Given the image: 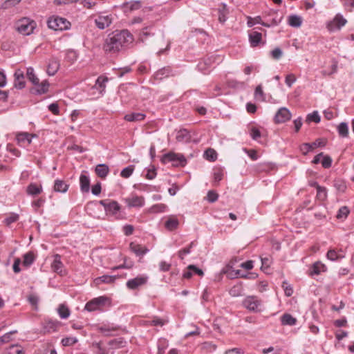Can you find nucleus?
Wrapping results in <instances>:
<instances>
[{"instance_id": "nucleus-1", "label": "nucleus", "mask_w": 354, "mask_h": 354, "mask_svg": "<svg viewBox=\"0 0 354 354\" xmlns=\"http://www.w3.org/2000/svg\"><path fill=\"white\" fill-rule=\"evenodd\" d=\"M132 41L133 36L127 30L115 31L106 39L104 50L108 53H115Z\"/></svg>"}, {"instance_id": "nucleus-42", "label": "nucleus", "mask_w": 354, "mask_h": 354, "mask_svg": "<svg viewBox=\"0 0 354 354\" xmlns=\"http://www.w3.org/2000/svg\"><path fill=\"white\" fill-rule=\"evenodd\" d=\"M223 177V172L222 169H217L214 172V185L217 186L218 183L222 180Z\"/></svg>"}, {"instance_id": "nucleus-7", "label": "nucleus", "mask_w": 354, "mask_h": 354, "mask_svg": "<svg viewBox=\"0 0 354 354\" xmlns=\"http://www.w3.org/2000/svg\"><path fill=\"white\" fill-rule=\"evenodd\" d=\"M245 308L250 311L257 312L261 305V301L255 296H248L243 301Z\"/></svg>"}, {"instance_id": "nucleus-52", "label": "nucleus", "mask_w": 354, "mask_h": 354, "mask_svg": "<svg viewBox=\"0 0 354 354\" xmlns=\"http://www.w3.org/2000/svg\"><path fill=\"white\" fill-rule=\"evenodd\" d=\"M165 323H166V321H165L164 319H162L158 317H154L151 321L147 322V324L151 325V326H162Z\"/></svg>"}, {"instance_id": "nucleus-22", "label": "nucleus", "mask_w": 354, "mask_h": 354, "mask_svg": "<svg viewBox=\"0 0 354 354\" xmlns=\"http://www.w3.org/2000/svg\"><path fill=\"white\" fill-rule=\"evenodd\" d=\"M118 329V326H110L109 324H104L97 328L100 333L106 336L112 335V333L117 331Z\"/></svg>"}, {"instance_id": "nucleus-45", "label": "nucleus", "mask_w": 354, "mask_h": 354, "mask_svg": "<svg viewBox=\"0 0 354 354\" xmlns=\"http://www.w3.org/2000/svg\"><path fill=\"white\" fill-rule=\"evenodd\" d=\"M247 19V25L248 27H252L254 24H261V23H262V19L260 16H257L254 18L251 17H248Z\"/></svg>"}, {"instance_id": "nucleus-36", "label": "nucleus", "mask_w": 354, "mask_h": 354, "mask_svg": "<svg viewBox=\"0 0 354 354\" xmlns=\"http://www.w3.org/2000/svg\"><path fill=\"white\" fill-rule=\"evenodd\" d=\"M337 131L339 136L346 138L348 135V127L347 123L341 122L337 127Z\"/></svg>"}, {"instance_id": "nucleus-56", "label": "nucleus", "mask_w": 354, "mask_h": 354, "mask_svg": "<svg viewBox=\"0 0 354 354\" xmlns=\"http://www.w3.org/2000/svg\"><path fill=\"white\" fill-rule=\"evenodd\" d=\"M348 213H349V210L347 207H346V206L342 207L337 212V218H346L348 216Z\"/></svg>"}, {"instance_id": "nucleus-41", "label": "nucleus", "mask_w": 354, "mask_h": 354, "mask_svg": "<svg viewBox=\"0 0 354 354\" xmlns=\"http://www.w3.org/2000/svg\"><path fill=\"white\" fill-rule=\"evenodd\" d=\"M325 266L320 262H316L313 264L310 270V275L319 274L322 271L324 270Z\"/></svg>"}, {"instance_id": "nucleus-6", "label": "nucleus", "mask_w": 354, "mask_h": 354, "mask_svg": "<svg viewBox=\"0 0 354 354\" xmlns=\"http://www.w3.org/2000/svg\"><path fill=\"white\" fill-rule=\"evenodd\" d=\"M148 277L145 275H139L127 281L126 286L129 290H136L147 283Z\"/></svg>"}, {"instance_id": "nucleus-63", "label": "nucleus", "mask_w": 354, "mask_h": 354, "mask_svg": "<svg viewBox=\"0 0 354 354\" xmlns=\"http://www.w3.org/2000/svg\"><path fill=\"white\" fill-rule=\"evenodd\" d=\"M310 143H304L300 146V151L304 155H306L309 151H312Z\"/></svg>"}, {"instance_id": "nucleus-29", "label": "nucleus", "mask_w": 354, "mask_h": 354, "mask_svg": "<svg viewBox=\"0 0 354 354\" xmlns=\"http://www.w3.org/2000/svg\"><path fill=\"white\" fill-rule=\"evenodd\" d=\"M80 183L81 190L83 192H88L90 189V180L88 177L84 174H81L80 177Z\"/></svg>"}, {"instance_id": "nucleus-64", "label": "nucleus", "mask_w": 354, "mask_h": 354, "mask_svg": "<svg viewBox=\"0 0 354 354\" xmlns=\"http://www.w3.org/2000/svg\"><path fill=\"white\" fill-rule=\"evenodd\" d=\"M97 308H98L97 305H96L95 304V302L93 301V299L91 301H88L85 306V309L87 310L88 311H94V310H97Z\"/></svg>"}, {"instance_id": "nucleus-43", "label": "nucleus", "mask_w": 354, "mask_h": 354, "mask_svg": "<svg viewBox=\"0 0 354 354\" xmlns=\"http://www.w3.org/2000/svg\"><path fill=\"white\" fill-rule=\"evenodd\" d=\"M306 121L308 123L310 122L319 123L320 122V117L318 114V112L314 111L312 113L308 114L306 117Z\"/></svg>"}, {"instance_id": "nucleus-3", "label": "nucleus", "mask_w": 354, "mask_h": 354, "mask_svg": "<svg viewBox=\"0 0 354 354\" xmlns=\"http://www.w3.org/2000/svg\"><path fill=\"white\" fill-rule=\"evenodd\" d=\"M162 163L173 162L175 167H184L187 164V160L183 154L176 153L174 152H169L162 156L161 158Z\"/></svg>"}, {"instance_id": "nucleus-4", "label": "nucleus", "mask_w": 354, "mask_h": 354, "mask_svg": "<svg viewBox=\"0 0 354 354\" xmlns=\"http://www.w3.org/2000/svg\"><path fill=\"white\" fill-rule=\"evenodd\" d=\"M48 26L54 30H64L68 29L71 23L66 19L59 17H53L48 19Z\"/></svg>"}, {"instance_id": "nucleus-2", "label": "nucleus", "mask_w": 354, "mask_h": 354, "mask_svg": "<svg viewBox=\"0 0 354 354\" xmlns=\"http://www.w3.org/2000/svg\"><path fill=\"white\" fill-rule=\"evenodd\" d=\"M36 26V22L29 18H23L19 20L16 24L17 30L24 35H30L32 34Z\"/></svg>"}, {"instance_id": "nucleus-51", "label": "nucleus", "mask_w": 354, "mask_h": 354, "mask_svg": "<svg viewBox=\"0 0 354 354\" xmlns=\"http://www.w3.org/2000/svg\"><path fill=\"white\" fill-rule=\"evenodd\" d=\"M326 257L328 259L331 260V261H335V260H337L339 259H342L344 257L343 256H341V255H339L335 250H330L328 251L327 254H326Z\"/></svg>"}, {"instance_id": "nucleus-38", "label": "nucleus", "mask_w": 354, "mask_h": 354, "mask_svg": "<svg viewBox=\"0 0 354 354\" xmlns=\"http://www.w3.org/2000/svg\"><path fill=\"white\" fill-rule=\"evenodd\" d=\"M58 314L62 319H66L70 315L68 308L64 304H60L57 309Z\"/></svg>"}, {"instance_id": "nucleus-40", "label": "nucleus", "mask_w": 354, "mask_h": 354, "mask_svg": "<svg viewBox=\"0 0 354 354\" xmlns=\"http://www.w3.org/2000/svg\"><path fill=\"white\" fill-rule=\"evenodd\" d=\"M230 295L232 297H239L242 295L243 292V287L241 283L236 284L232 286L230 290Z\"/></svg>"}, {"instance_id": "nucleus-57", "label": "nucleus", "mask_w": 354, "mask_h": 354, "mask_svg": "<svg viewBox=\"0 0 354 354\" xmlns=\"http://www.w3.org/2000/svg\"><path fill=\"white\" fill-rule=\"evenodd\" d=\"M317 197L319 199L324 201L326 198L327 194H326V189L325 187L319 186L317 189Z\"/></svg>"}, {"instance_id": "nucleus-26", "label": "nucleus", "mask_w": 354, "mask_h": 354, "mask_svg": "<svg viewBox=\"0 0 354 354\" xmlns=\"http://www.w3.org/2000/svg\"><path fill=\"white\" fill-rule=\"evenodd\" d=\"M145 118V115L141 113H131L125 115L124 120L129 122L142 121Z\"/></svg>"}, {"instance_id": "nucleus-50", "label": "nucleus", "mask_w": 354, "mask_h": 354, "mask_svg": "<svg viewBox=\"0 0 354 354\" xmlns=\"http://www.w3.org/2000/svg\"><path fill=\"white\" fill-rule=\"evenodd\" d=\"M133 263L132 261L127 262V259H124V263L118 266H114L111 268L112 270H116L119 269L126 268V269H130L133 268Z\"/></svg>"}, {"instance_id": "nucleus-55", "label": "nucleus", "mask_w": 354, "mask_h": 354, "mask_svg": "<svg viewBox=\"0 0 354 354\" xmlns=\"http://www.w3.org/2000/svg\"><path fill=\"white\" fill-rule=\"evenodd\" d=\"M194 245V242H192L187 248H183L178 252V257L181 259H184V255L188 254L191 252V248Z\"/></svg>"}, {"instance_id": "nucleus-62", "label": "nucleus", "mask_w": 354, "mask_h": 354, "mask_svg": "<svg viewBox=\"0 0 354 354\" xmlns=\"http://www.w3.org/2000/svg\"><path fill=\"white\" fill-rule=\"evenodd\" d=\"M335 187L337 188V190L342 192H344L346 188L344 182L342 180H335Z\"/></svg>"}, {"instance_id": "nucleus-48", "label": "nucleus", "mask_w": 354, "mask_h": 354, "mask_svg": "<svg viewBox=\"0 0 354 354\" xmlns=\"http://www.w3.org/2000/svg\"><path fill=\"white\" fill-rule=\"evenodd\" d=\"M57 327V323L53 321H48L45 324L44 329L46 332L50 333L55 331Z\"/></svg>"}, {"instance_id": "nucleus-37", "label": "nucleus", "mask_w": 354, "mask_h": 354, "mask_svg": "<svg viewBox=\"0 0 354 354\" xmlns=\"http://www.w3.org/2000/svg\"><path fill=\"white\" fill-rule=\"evenodd\" d=\"M35 254L32 252H28L24 255L23 265L24 266H30L35 261Z\"/></svg>"}, {"instance_id": "nucleus-54", "label": "nucleus", "mask_w": 354, "mask_h": 354, "mask_svg": "<svg viewBox=\"0 0 354 354\" xmlns=\"http://www.w3.org/2000/svg\"><path fill=\"white\" fill-rule=\"evenodd\" d=\"M218 194L214 190H209L207 194V199L210 203H214L218 200Z\"/></svg>"}, {"instance_id": "nucleus-11", "label": "nucleus", "mask_w": 354, "mask_h": 354, "mask_svg": "<svg viewBox=\"0 0 354 354\" xmlns=\"http://www.w3.org/2000/svg\"><path fill=\"white\" fill-rule=\"evenodd\" d=\"M111 23L112 18L111 15H100L95 19L96 26L101 30L109 26Z\"/></svg>"}, {"instance_id": "nucleus-35", "label": "nucleus", "mask_w": 354, "mask_h": 354, "mask_svg": "<svg viewBox=\"0 0 354 354\" xmlns=\"http://www.w3.org/2000/svg\"><path fill=\"white\" fill-rule=\"evenodd\" d=\"M296 322L297 319L290 314H284L281 317V323L283 325L293 326Z\"/></svg>"}, {"instance_id": "nucleus-34", "label": "nucleus", "mask_w": 354, "mask_h": 354, "mask_svg": "<svg viewBox=\"0 0 354 354\" xmlns=\"http://www.w3.org/2000/svg\"><path fill=\"white\" fill-rule=\"evenodd\" d=\"M167 206L163 203L156 204L151 206L149 209L148 212L156 214V213H161L164 212L167 210Z\"/></svg>"}, {"instance_id": "nucleus-23", "label": "nucleus", "mask_w": 354, "mask_h": 354, "mask_svg": "<svg viewBox=\"0 0 354 354\" xmlns=\"http://www.w3.org/2000/svg\"><path fill=\"white\" fill-rule=\"evenodd\" d=\"M95 171L98 177L104 178L109 172V168L106 164H99L96 166Z\"/></svg>"}, {"instance_id": "nucleus-9", "label": "nucleus", "mask_w": 354, "mask_h": 354, "mask_svg": "<svg viewBox=\"0 0 354 354\" xmlns=\"http://www.w3.org/2000/svg\"><path fill=\"white\" fill-rule=\"evenodd\" d=\"M290 118L291 113L290 111L285 107H282L277 112L274 120L277 123H282L289 120Z\"/></svg>"}, {"instance_id": "nucleus-12", "label": "nucleus", "mask_w": 354, "mask_h": 354, "mask_svg": "<svg viewBox=\"0 0 354 354\" xmlns=\"http://www.w3.org/2000/svg\"><path fill=\"white\" fill-rule=\"evenodd\" d=\"M127 205L131 207H142L145 204V199L142 196H133L126 199Z\"/></svg>"}, {"instance_id": "nucleus-33", "label": "nucleus", "mask_w": 354, "mask_h": 354, "mask_svg": "<svg viewBox=\"0 0 354 354\" xmlns=\"http://www.w3.org/2000/svg\"><path fill=\"white\" fill-rule=\"evenodd\" d=\"M6 354H24V350L21 346L13 344L7 348Z\"/></svg>"}, {"instance_id": "nucleus-28", "label": "nucleus", "mask_w": 354, "mask_h": 354, "mask_svg": "<svg viewBox=\"0 0 354 354\" xmlns=\"http://www.w3.org/2000/svg\"><path fill=\"white\" fill-rule=\"evenodd\" d=\"M171 73V69L170 67H164L156 72L154 74V78L158 80H161L163 78L168 77Z\"/></svg>"}, {"instance_id": "nucleus-47", "label": "nucleus", "mask_w": 354, "mask_h": 354, "mask_svg": "<svg viewBox=\"0 0 354 354\" xmlns=\"http://www.w3.org/2000/svg\"><path fill=\"white\" fill-rule=\"evenodd\" d=\"M77 339L74 337H65L62 339V344L64 346H72L77 342Z\"/></svg>"}, {"instance_id": "nucleus-15", "label": "nucleus", "mask_w": 354, "mask_h": 354, "mask_svg": "<svg viewBox=\"0 0 354 354\" xmlns=\"http://www.w3.org/2000/svg\"><path fill=\"white\" fill-rule=\"evenodd\" d=\"M59 68V62L57 59L51 58L48 64L47 73L48 75H54Z\"/></svg>"}, {"instance_id": "nucleus-21", "label": "nucleus", "mask_w": 354, "mask_h": 354, "mask_svg": "<svg viewBox=\"0 0 354 354\" xmlns=\"http://www.w3.org/2000/svg\"><path fill=\"white\" fill-rule=\"evenodd\" d=\"M108 82V78L104 76H100L96 80L95 84L93 88L98 90L100 93H102L106 88V83Z\"/></svg>"}, {"instance_id": "nucleus-8", "label": "nucleus", "mask_w": 354, "mask_h": 354, "mask_svg": "<svg viewBox=\"0 0 354 354\" xmlns=\"http://www.w3.org/2000/svg\"><path fill=\"white\" fill-rule=\"evenodd\" d=\"M346 23V20L340 15H337L334 19L328 24V28L330 31L339 30Z\"/></svg>"}, {"instance_id": "nucleus-39", "label": "nucleus", "mask_w": 354, "mask_h": 354, "mask_svg": "<svg viewBox=\"0 0 354 354\" xmlns=\"http://www.w3.org/2000/svg\"><path fill=\"white\" fill-rule=\"evenodd\" d=\"M142 3L140 1H133L130 2H127L124 3V7L126 9L129 10L130 11L138 10L141 8Z\"/></svg>"}, {"instance_id": "nucleus-10", "label": "nucleus", "mask_w": 354, "mask_h": 354, "mask_svg": "<svg viewBox=\"0 0 354 354\" xmlns=\"http://www.w3.org/2000/svg\"><path fill=\"white\" fill-rule=\"evenodd\" d=\"M14 86L18 89H22L26 86L24 73L21 69H17L14 74Z\"/></svg>"}, {"instance_id": "nucleus-53", "label": "nucleus", "mask_w": 354, "mask_h": 354, "mask_svg": "<svg viewBox=\"0 0 354 354\" xmlns=\"http://www.w3.org/2000/svg\"><path fill=\"white\" fill-rule=\"evenodd\" d=\"M322 158L323 159L321 161L322 167L326 169L330 168L333 162L332 158L328 155L323 156Z\"/></svg>"}, {"instance_id": "nucleus-49", "label": "nucleus", "mask_w": 354, "mask_h": 354, "mask_svg": "<svg viewBox=\"0 0 354 354\" xmlns=\"http://www.w3.org/2000/svg\"><path fill=\"white\" fill-rule=\"evenodd\" d=\"M205 158L207 160L214 161V160H215L216 159L217 154H216V151L214 149H207L205 151Z\"/></svg>"}, {"instance_id": "nucleus-19", "label": "nucleus", "mask_w": 354, "mask_h": 354, "mask_svg": "<svg viewBox=\"0 0 354 354\" xmlns=\"http://www.w3.org/2000/svg\"><path fill=\"white\" fill-rule=\"evenodd\" d=\"M262 39V34L258 31H252L249 33V41L252 47L259 46Z\"/></svg>"}, {"instance_id": "nucleus-31", "label": "nucleus", "mask_w": 354, "mask_h": 354, "mask_svg": "<svg viewBox=\"0 0 354 354\" xmlns=\"http://www.w3.org/2000/svg\"><path fill=\"white\" fill-rule=\"evenodd\" d=\"M302 23V19L301 17L292 15L288 17V24L292 27L298 28L300 27Z\"/></svg>"}, {"instance_id": "nucleus-27", "label": "nucleus", "mask_w": 354, "mask_h": 354, "mask_svg": "<svg viewBox=\"0 0 354 354\" xmlns=\"http://www.w3.org/2000/svg\"><path fill=\"white\" fill-rule=\"evenodd\" d=\"M190 138L189 132L186 129H181L177 133L176 140L178 142H187L190 140Z\"/></svg>"}, {"instance_id": "nucleus-46", "label": "nucleus", "mask_w": 354, "mask_h": 354, "mask_svg": "<svg viewBox=\"0 0 354 354\" xmlns=\"http://www.w3.org/2000/svg\"><path fill=\"white\" fill-rule=\"evenodd\" d=\"M19 214L16 213H11L4 220V223L6 225H10L11 223H15L19 220Z\"/></svg>"}, {"instance_id": "nucleus-24", "label": "nucleus", "mask_w": 354, "mask_h": 354, "mask_svg": "<svg viewBox=\"0 0 354 354\" xmlns=\"http://www.w3.org/2000/svg\"><path fill=\"white\" fill-rule=\"evenodd\" d=\"M26 192L28 195L36 196L42 192V187L41 185H38L35 183H30L26 189Z\"/></svg>"}, {"instance_id": "nucleus-44", "label": "nucleus", "mask_w": 354, "mask_h": 354, "mask_svg": "<svg viewBox=\"0 0 354 354\" xmlns=\"http://www.w3.org/2000/svg\"><path fill=\"white\" fill-rule=\"evenodd\" d=\"M134 171V166L133 165H130L127 167H125L124 168L121 173H120V176L122 177V178H127L129 177H130L131 176V174H133Z\"/></svg>"}, {"instance_id": "nucleus-14", "label": "nucleus", "mask_w": 354, "mask_h": 354, "mask_svg": "<svg viewBox=\"0 0 354 354\" xmlns=\"http://www.w3.org/2000/svg\"><path fill=\"white\" fill-rule=\"evenodd\" d=\"M229 9L227 8V5L225 3H222L218 8V20L221 24H223L225 23V21L227 19V16L229 14Z\"/></svg>"}, {"instance_id": "nucleus-60", "label": "nucleus", "mask_w": 354, "mask_h": 354, "mask_svg": "<svg viewBox=\"0 0 354 354\" xmlns=\"http://www.w3.org/2000/svg\"><path fill=\"white\" fill-rule=\"evenodd\" d=\"M254 95H255L256 98L263 100V99H264L263 91V89H262V87L261 85H259L256 87L255 91H254Z\"/></svg>"}, {"instance_id": "nucleus-20", "label": "nucleus", "mask_w": 354, "mask_h": 354, "mask_svg": "<svg viewBox=\"0 0 354 354\" xmlns=\"http://www.w3.org/2000/svg\"><path fill=\"white\" fill-rule=\"evenodd\" d=\"M69 185L64 180L57 179L55 180L53 189L56 192L65 193L67 192Z\"/></svg>"}, {"instance_id": "nucleus-30", "label": "nucleus", "mask_w": 354, "mask_h": 354, "mask_svg": "<svg viewBox=\"0 0 354 354\" xmlns=\"http://www.w3.org/2000/svg\"><path fill=\"white\" fill-rule=\"evenodd\" d=\"M36 88L34 89L35 93L37 94H43L46 93L49 87V83L47 80H44L41 83L39 82L37 85H35Z\"/></svg>"}, {"instance_id": "nucleus-59", "label": "nucleus", "mask_w": 354, "mask_h": 354, "mask_svg": "<svg viewBox=\"0 0 354 354\" xmlns=\"http://www.w3.org/2000/svg\"><path fill=\"white\" fill-rule=\"evenodd\" d=\"M271 56L274 59H279L281 57L283 52L279 48H275L271 51Z\"/></svg>"}, {"instance_id": "nucleus-25", "label": "nucleus", "mask_w": 354, "mask_h": 354, "mask_svg": "<svg viewBox=\"0 0 354 354\" xmlns=\"http://www.w3.org/2000/svg\"><path fill=\"white\" fill-rule=\"evenodd\" d=\"M52 268L54 272L62 274L63 271V263L61 261V257L59 254L55 256L52 263Z\"/></svg>"}, {"instance_id": "nucleus-16", "label": "nucleus", "mask_w": 354, "mask_h": 354, "mask_svg": "<svg viewBox=\"0 0 354 354\" xmlns=\"http://www.w3.org/2000/svg\"><path fill=\"white\" fill-rule=\"evenodd\" d=\"M119 278V275H103L102 277H97L94 279V283L95 286H99L101 283H113L116 279Z\"/></svg>"}, {"instance_id": "nucleus-32", "label": "nucleus", "mask_w": 354, "mask_h": 354, "mask_svg": "<svg viewBox=\"0 0 354 354\" xmlns=\"http://www.w3.org/2000/svg\"><path fill=\"white\" fill-rule=\"evenodd\" d=\"M26 76L30 82H31L34 85H37L39 84V78L35 74V71L32 67H28L26 70Z\"/></svg>"}, {"instance_id": "nucleus-58", "label": "nucleus", "mask_w": 354, "mask_h": 354, "mask_svg": "<svg viewBox=\"0 0 354 354\" xmlns=\"http://www.w3.org/2000/svg\"><path fill=\"white\" fill-rule=\"evenodd\" d=\"M326 145V141L323 139H317L315 142L310 143V145L313 150L314 149L319 147H324Z\"/></svg>"}, {"instance_id": "nucleus-17", "label": "nucleus", "mask_w": 354, "mask_h": 354, "mask_svg": "<svg viewBox=\"0 0 354 354\" xmlns=\"http://www.w3.org/2000/svg\"><path fill=\"white\" fill-rule=\"evenodd\" d=\"M179 226V221L175 216H170L165 223V227L168 231H174Z\"/></svg>"}, {"instance_id": "nucleus-5", "label": "nucleus", "mask_w": 354, "mask_h": 354, "mask_svg": "<svg viewBox=\"0 0 354 354\" xmlns=\"http://www.w3.org/2000/svg\"><path fill=\"white\" fill-rule=\"evenodd\" d=\"M99 203L104 207L106 215L115 216L120 212V206L115 201L101 200Z\"/></svg>"}, {"instance_id": "nucleus-18", "label": "nucleus", "mask_w": 354, "mask_h": 354, "mask_svg": "<svg viewBox=\"0 0 354 354\" xmlns=\"http://www.w3.org/2000/svg\"><path fill=\"white\" fill-rule=\"evenodd\" d=\"M129 247L131 250L139 257L144 256L149 251L147 247L134 243H131Z\"/></svg>"}, {"instance_id": "nucleus-61", "label": "nucleus", "mask_w": 354, "mask_h": 354, "mask_svg": "<svg viewBox=\"0 0 354 354\" xmlns=\"http://www.w3.org/2000/svg\"><path fill=\"white\" fill-rule=\"evenodd\" d=\"M156 176V169L153 166L151 167V168L148 169L147 173L145 176V177L149 180H152L155 178Z\"/></svg>"}, {"instance_id": "nucleus-13", "label": "nucleus", "mask_w": 354, "mask_h": 354, "mask_svg": "<svg viewBox=\"0 0 354 354\" xmlns=\"http://www.w3.org/2000/svg\"><path fill=\"white\" fill-rule=\"evenodd\" d=\"M33 137H35V134L27 132L19 133L17 135V140L20 145H30Z\"/></svg>"}]
</instances>
